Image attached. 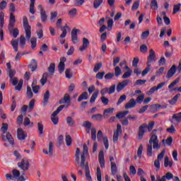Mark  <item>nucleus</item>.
<instances>
[{
  "mask_svg": "<svg viewBox=\"0 0 181 181\" xmlns=\"http://www.w3.org/2000/svg\"><path fill=\"white\" fill-rule=\"evenodd\" d=\"M23 26L25 33V37L29 40L32 36V27L29 25V21L26 16L23 17Z\"/></svg>",
  "mask_w": 181,
  "mask_h": 181,
  "instance_id": "nucleus-4",
  "label": "nucleus"
},
{
  "mask_svg": "<svg viewBox=\"0 0 181 181\" xmlns=\"http://www.w3.org/2000/svg\"><path fill=\"white\" fill-rule=\"evenodd\" d=\"M148 142L149 144L147 145V156H152V155H153V152L152 151V144L153 149H160L158 136L153 134Z\"/></svg>",
  "mask_w": 181,
  "mask_h": 181,
  "instance_id": "nucleus-2",
  "label": "nucleus"
},
{
  "mask_svg": "<svg viewBox=\"0 0 181 181\" xmlns=\"http://www.w3.org/2000/svg\"><path fill=\"white\" fill-rule=\"evenodd\" d=\"M180 97V93L176 94L170 100H168L169 104H170V105H175V104H176L177 102V100H179Z\"/></svg>",
  "mask_w": 181,
  "mask_h": 181,
  "instance_id": "nucleus-29",
  "label": "nucleus"
},
{
  "mask_svg": "<svg viewBox=\"0 0 181 181\" xmlns=\"http://www.w3.org/2000/svg\"><path fill=\"white\" fill-rule=\"evenodd\" d=\"M176 74V65H173L172 67L168 70L166 78H170Z\"/></svg>",
  "mask_w": 181,
  "mask_h": 181,
  "instance_id": "nucleus-20",
  "label": "nucleus"
},
{
  "mask_svg": "<svg viewBox=\"0 0 181 181\" xmlns=\"http://www.w3.org/2000/svg\"><path fill=\"white\" fill-rule=\"evenodd\" d=\"M28 67L30 69L31 71H36V69H37V62H36V59H32L31 64H30Z\"/></svg>",
  "mask_w": 181,
  "mask_h": 181,
  "instance_id": "nucleus-26",
  "label": "nucleus"
},
{
  "mask_svg": "<svg viewBox=\"0 0 181 181\" xmlns=\"http://www.w3.org/2000/svg\"><path fill=\"white\" fill-rule=\"evenodd\" d=\"M26 45V38H25V36L21 35L20 37V46L21 47H25Z\"/></svg>",
  "mask_w": 181,
  "mask_h": 181,
  "instance_id": "nucleus-45",
  "label": "nucleus"
},
{
  "mask_svg": "<svg viewBox=\"0 0 181 181\" xmlns=\"http://www.w3.org/2000/svg\"><path fill=\"white\" fill-rule=\"evenodd\" d=\"M150 5L151 9H153V11H156V9H158V8L157 0H151Z\"/></svg>",
  "mask_w": 181,
  "mask_h": 181,
  "instance_id": "nucleus-40",
  "label": "nucleus"
},
{
  "mask_svg": "<svg viewBox=\"0 0 181 181\" xmlns=\"http://www.w3.org/2000/svg\"><path fill=\"white\" fill-rule=\"evenodd\" d=\"M66 124L69 127H74V124H76V121H74V119H73V117L69 116V117H66Z\"/></svg>",
  "mask_w": 181,
  "mask_h": 181,
  "instance_id": "nucleus-38",
  "label": "nucleus"
},
{
  "mask_svg": "<svg viewBox=\"0 0 181 181\" xmlns=\"http://www.w3.org/2000/svg\"><path fill=\"white\" fill-rule=\"evenodd\" d=\"M121 134H122V126L120 124H117L116 132L114 134V141H118V138Z\"/></svg>",
  "mask_w": 181,
  "mask_h": 181,
  "instance_id": "nucleus-13",
  "label": "nucleus"
},
{
  "mask_svg": "<svg viewBox=\"0 0 181 181\" xmlns=\"http://www.w3.org/2000/svg\"><path fill=\"white\" fill-rule=\"evenodd\" d=\"M17 135H18V139H21V141H25V139L28 136V134H26V132L23 131V129H22V128L18 129Z\"/></svg>",
  "mask_w": 181,
  "mask_h": 181,
  "instance_id": "nucleus-11",
  "label": "nucleus"
},
{
  "mask_svg": "<svg viewBox=\"0 0 181 181\" xmlns=\"http://www.w3.org/2000/svg\"><path fill=\"white\" fill-rule=\"evenodd\" d=\"M173 173L168 172L165 175L162 176V177H158L157 181H166V179L167 180H170L173 179Z\"/></svg>",
  "mask_w": 181,
  "mask_h": 181,
  "instance_id": "nucleus-18",
  "label": "nucleus"
},
{
  "mask_svg": "<svg viewBox=\"0 0 181 181\" xmlns=\"http://www.w3.org/2000/svg\"><path fill=\"white\" fill-rule=\"evenodd\" d=\"M156 62V54L153 49H150L149 55L147 57V64H151V63Z\"/></svg>",
  "mask_w": 181,
  "mask_h": 181,
  "instance_id": "nucleus-8",
  "label": "nucleus"
},
{
  "mask_svg": "<svg viewBox=\"0 0 181 181\" xmlns=\"http://www.w3.org/2000/svg\"><path fill=\"white\" fill-rule=\"evenodd\" d=\"M100 168H105V159L104 158V151H100L98 156Z\"/></svg>",
  "mask_w": 181,
  "mask_h": 181,
  "instance_id": "nucleus-16",
  "label": "nucleus"
},
{
  "mask_svg": "<svg viewBox=\"0 0 181 181\" xmlns=\"http://www.w3.org/2000/svg\"><path fill=\"white\" fill-rule=\"evenodd\" d=\"M49 76L48 73L43 74L42 77L40 81L42 86H45L47 83V77H49Z\"/></svg>",
  "mask_w": 181,
  "mask_h": 181,
  "instance_id": "nucleus-31",
  "label": "nucleus"
},
{
  "mask_svg": "<svg viewBox=\"0 0 181 181\" xmlns=\"http://www.w3.org/2000/svg\"><path fill=\"white\" fill-rule=\"evenodd\" d=\"M153 127H155V122H150L148 124L144 123L139 127V133H138V138L139 139H142L144 138V135H145V132H146V130L148 131V132H151L152 129H153Z\"/></svg>",
  "mask_w": 181,
  "mask_h": 181,
  "instance_id": "nucleus-3",
  "label": "nucleus"
},
{
  "mask_svg": "<svg viewBox=\"0 0 181 181\" xmlns=\"http://www.w3.org/2000/svg\"><path fill=\"white\" fill-rule=\"evenodd\" d=\"M122 74V69L119 66H116L115 68V76L116 77H119Z\"/></svg>",
  "mask_w": 181,
  "mask_h": 181,
  "instance_id": "nucleus-41",
  "label": "nucleus"
},
{
  "mask_svg": "<svg viewBox=\"0 0 181 181\" xmlns=\"http://www.w3.org/2000/svg\"><path fill=\"white\" fill-rule=\"evenodd\" d=\"M101 4H103V0H95L93 2V7L95 9H98V8H100Z\"/></svg>",
  "mask_w": 181,
  "mask_h": 181,
  "instance_id": "nucleus-52",
  "label": "nucleus"
},
{
  "mask_svg": "<svg viewBox=\"0 0 181 181\" xmlns=\"http://www.w3.org/2000/svg\"><path fill=\"white\" fill-rule=\"evenodd\" d=\"M78 32H80V30L73 29L71 33V40H72L73 43H74V45H76V43H78V37L77 36Z\"/></svg>",
  "mask_w": 181,
  "mask_h": 181,
  "instance_id": "nucleus-10",
  "label": "nucleus"
},
{
  "mask_svg": "<svg viewBox=\"0 0 181 181\" xmlns=\"http://www.w3.org/2000/svg\"><path fill=\"white\" fill-rule=\"evenodd\" d=\"M91 122H88V121H85L83 123V127H85V128H86V133L87 134H90V129H91Z\"/></svg>",
  "mask_w": 181,
  "mask_h": 181,
  "instance_id": "nucleus-33",
  "label": "nucleus"
},
{
  "mask_svg": "<svg viewBox=\"0 0 181 181\" xmlns=\"http://www.w3.org/2000/svg\"><path fill=\"white\" fill-rule=\"evenodd\" d=\"M151 69H152L151 64H147L146 69L141 73L142 77H145V76H146V74H148V73L151 71Z\"/></svg>",
  "mask_w": 181,
  "mask_h": 181,
  "instance_id": "nucleus-37",
  "label": "nucleus"
},
{
  "mask_svg": "<svg viewBox=\"0 0 181 181\" xmlns=\"http://www.w3.org/2000/svg\"><path fill=\"white\" fill-rule=\"evenodd\" d=\"M107 93V94H112V93H114V85H112L110 88H105L100 90V94L102 97H104V95H105Z\"/></svg>",
  "mask_w": 181,
  "mask_h": 181,
  "instance_id": "nucleus-15",
  "label": "nucleus"
},
{
  "mask_svg": "<svg viewBox=\"0 0 181 181\" xmlns=\"http://www.w3.org/2000/svg\"><path fill=\"white\" fill-rule=\"evenodd\" d=\"M101 67H103V63L99 62V63L96 64L93 69V71L95 73H97V71H98L100 70V69H101Z\"/></svg>",
  "mask_w": 181,
  "mask_h": 181,
  "instance_id": "nucleus-58",
  "label": "nucleus"
},
{
  "mask_svg": "<svg viewBox=\"0 0 181 181\" xmlns=\"http://www.w3.org/2000/svg\"><path fill=\"white\" fill-rule=\"evenodd\" d=\"M27 96L28 98H32L33 97V92H32V88L30 86L27 87Z\"/></svg>",
  "mask_w": 181,
  "mask_h": 181,
  "instance_id": "nucleus-60",
  "label": "nucleus"
},
{
  "mask_svg": "<svg viewBox=\"0 0 181 181\" xmlns=\"http://www.w3.org/2000/svg\"><path fill=\"white\" fill-rule=\"evenodd\" d=\"M136 106V101L135 99L132 98L129 100V102L125 105L126 110H129L131 108H134Z\"/></svg>",
  "mask_w": 181,
  "mask_h": 181,
  "instance_id": "nucleus-21",
  "label": "nucleus"
},
{
  "mask_svg": "<svg viewBox=\"0 0 181 181\" xmlns=\"http://www.w3.org/2000/svg\"><path fill=\"white\" fill-rule=\"evenodd\" d=\"M6 139L11 145H13V138H12V135L11 134V133H6Z\"/></svg>",
  "mask_w": 181,
  "mask_h": 181,
  "instance_id": "nucleus-55",
  "label": "nucleus"
},
{
  "mask_svg": "<svg viewBox=\"0 0 181 181\" xmlns=\"http://www.w3.org/2000/svg\"><path fill=\"white\" fill-rule=\"evenodd\" d=\"M12 173H13V177H14V180H18L21 176V172L18 170H16V169L13 170Z\"/></svg>",
  "mask_w": 181,
  "mask_h": 181,
  "instance_id": "nucleus-43",
  "label": "nucleus"
},
{
  "mask_svg": "<svg viewBox=\"0 0 181 181\" xmlns=\"http://www.w3.org/2000/svg\"><path fill=\"white\" fill-rule=\"evenodd\" d=\"M66 107V105H60L57 107V109L51 115V120L54 125H57L59 124V117L57 116L60 111L63 110Z\"/></svg>",
  "mask_w": 181,
  "mask_h": 181,
  "instance_id": "nucleus-6",
  "label": "nucleus"
},
{
  "mask_svg": "<svg viewBox=\"0 0 181 181\" xmlns=\"http://www.w3.org/2000/svg\"><path fill=\"white\" fill-rule=\"evenodd\" d=\"M16 22V19L15 18V16H13V13H11L10 14V20L8 23V30H12L13 29V26H15V23Z\"/></svg>",
  "mask_w": 181,
  "mask_h": 181,
  "instance_id": "nucleus-17",
  "label": "nucleus"
},
{
  "mask_svg": "<svg viewBox=\"0 0 181 181\" xmlns=\"http://www.w3.org/2000/svg\"><path fill=\"white\" fill-rule=\"evenodd\" d=\"M107 30H111L112 29V25L114 24V21L112 18L107 17Z\"/></svg>",
  "mask_w": 181,
  "mask_h": 181,
  "instance_id": "nucleus-46",
  "label": "nucleus"
},
{
  "mask_svg": "<svg viewBox=\"0 0 181 181\" xmlns=\"http://www.w3.org/2000/svg\"><path fill=\"white\" fill-rule=\"evenodd\" d=\"M61 30L62 33L60 35L59 37L63 39L66 37V36H67V31L70 32V27H69L68 25L66 24L64 27H61Z\"/></svg>",
  "mask_w": 181,
  "mask_h": 181,
  "instance_id": "nucleus-19",
  "label": "nucleus"
},
{
  "mask_svg": "<svg viewBox=\"0 0 181 181\" xmlns=\"http://www.w3.org/2000/svg\"><path fill=\"white\" fill-rule=\"evenodd\" d=\"M12 100H13V102L11 106V111L13 112L15 111V108H16V100H15L14 96L12 97Z\"/></svg>",
  "mask_w": 181,
  "mask_h": 181,
  "instance_id": "nucleus-61",
  "label": "nucleus"
},
{
  "mask_svg": "<svg viewBox=\"0 0 181 181\" xmlns=\"http://www.w3.org/2000/svg\"><path fill=\"white\" fill-rule=\"evenodd\" d=\"M70 95H69V93H66L63 98V99H62L59 101V104H66L67 103H70Z\"/></svg>",
  "mask_w": 181,
  "mask_h": 181,
  "instance_id": "nucleus-28",
  "label": "nucleus"
},
{
  "mask_svg": "<svg viewBox=\"0 0 181 181\" xmlns=\"http://www.w3.org/2000/svg\"><path fill=\"white\" fill-rule=\"evenodd\" d=\"M162 105H158V104H156V105H153L151 106V110L152 111H153L154 112H157V111L159 110V108H161Z\"/></svg>",
  "mask_w": 181,
  "mask_h": 181,
  "instance_id": "nucleus-56",
  "label": "nucleus"
},
{
  "mask_svg": "<svg viewBox=\"0 0 181 181\" xmlns=\"http://www.w3.org/2000/svg\"><path fill=\"white\" fill-rule=\"evenodd\" d=\"M91 139L93 141H95V139H97V130L95 128L91 129Z\"/></svg>",
  "mask_w": 181,
  "mask_h": 181,
  "instance_id": "nucleus-47",
  "label": "nucleus"
},
{
  "mask_svg": "<svg viewBox=\"0 0 181 181\" xmlns=\"http://www.w3.org/2000/svg\"><path fill=\"white\" fill-rule=\"evenodd\" d=\"M88 46H90V41L88 40V39L83 37V45L79 47V50L81 52H83V50H86V49H87V47H88Z\"/></svg>",
  "mask_w": 181,
  "mask_h": 181,
  "instance_id": "nucleus-23",
  "label": "nucleus"
},
{
  "mask_svg": "<svg viewBox=\"0 0 181 181\" xmlns=\"http://www.w3.org/2000/svg\"><path fill=\"white\" fill-rule=\"evenodd\" d=\"M37 127L40 135L43 134V124H42L41 122H38Z\"/></svg>",
  "mask_w": 181,
  "mask_h": 181,
  "instance_id": "nucleus-63",
  "label": "nucleus"
},
{
  "mask_svg": "<svg viewBox=\"0 0 181 181\" xmlns=\"http://www.w3.org/2000/svg\"><path fill=\"white\" fill-rule=\"evenodd\" d=\"M104 115L101 114H96L92 115V119H95V121H101Z\"/></svg>",
  "mask_w": 181,
  "mask_h": 181,
  "instance_id": "nucleus-44",
  "label": "nucleus"
},
{
  "mask_svg": "<svg viewBox=\"0 0 181 181\" xmlns=\"http://www.w3.org/2000/svg\"><path fill=\"white\" fill-rule=\"evenodd\" d=\"M54 148V145L53 144V141L49 142L48 151L46 148L42 150V152L45 155H49V156H53V149Z\"/></svg>",
  "mask_w": 181,
  "mask_h": 181,
  "instance_id": "nucleus-9",
  "label": "nucleus"
},
{
  "mask_svg": "<svg viewBox=\"0 0 181 181\" xmlns=\"http://www.w3.org/2000/svg\"><path fill=\"white\" fill-rule=\"evenodd\" d=\"M87 156H88V147L87 146V144H84L83 146V152L81 156L80 166L81 169H84L86 180L93 181L91 174H90V166L88 165V162L86 163V158H87Z\"/></svg>",
  "mask_w": 181,
  "mask_h": 181,
  "instance_id": "nucleus-1",
  "label": "nucleus"
},
{
  "mask_svg": "<svg viewBox=\"0 0 181 181\" xmlns=\"http://www.w3.org/2000/svg\"><path fill=\"white\" fill-rule=\"evenodd\" d=\"M100 100L102 101V103L103 104V105H108V103H110V100L105 98V96H102L100 98Z\"/></svg>",
  "mask_w": 181,
  "mask_h": 181,
  "instance_id": "nucleus-59",
  "label": "nucleus"
},
{
  "mask_svg": "<svg viewBox=\"0 0 181 181\" xmlns=\"http://www.w3.org/2000/svg\"><path fill=\"white\" fill-rule=\"evenodd\" d=\"M80 148H76V151L75 153V165L77 168L80 167Z\"/></svg>",
  "mask_w": 181,
  "mask_h": 181,
  "instance_id": "nucleus-22",
  "label": "nucleus"
},
{
  "mask_svg": "<svg viewBox=\"0 0 181 181\" xmlns=\"http://www.w3.org/2000/svg\"><path fill=\"white\" fill-rule=\"evenodd\" d=\"M164 166L165 168H168V166H169V168H172V166H173V160L169 161V157L165 156L164 158Z\"/></svg>",
  "mask_w": 181,
  "mask_h": 181,
  "instance_id": "nucleus-27",
  "label": "nucleus"
},
{
  "mask_svg": "<svg viewBox=\"0 0 181 181\" xmlns=\"http://www.w3.org/2000/svg\"><path fill=\"white\" fill-rule=\"evenodd\" d=\"M66 145L67 146H70V145H71V142H72V140H71V136L70 135H66Z\"/></svg>",
  "mask_w": 181,
  "mask_h": 181,
  "instance_id": "nucleus-62",
  "label": "nucleus"
},
{
  "mask_svg": "<svg viewBox=\"0 0 181 181\" xmlns=\"http://www.w3.org/2000/svg\"><path fill=\"white\" fill-rule=\"evenodd\" d=\"M64 67H65L64 64L59 63L58 65V71H59V73H63V71H64Z\"/></svg>",
  "mask_w": 181,
  "mask_h": 181,
  "instance_id": "nucleus-64",
  "label": "nucleus"
},
{
  "mask_svg": "<svg viewBox=\"0 0 181 181\" xmlns=\"http://www.w3.org/2000/svg\"><path fill=\"white\" fill-rule=\"evenodd\" d=\"M11 45L13 47V49H14L15 52H18V50L19 49V45L18 43V40H12L11 41Z\"/></svg>",
  "mask_w": 181,
  "mask_h": 181,
  "instance_id": "nucleus-34",
  "label": "nucleus"
},
{
  "mask_svg": "<svg viewBox=\"0 0 181 181\" xmlns=\"http://www.w3.org/2000/svg\"><path fill=\"white\" fill-rule=\"evenodd\" d=\"M65 76L66 78H71L73 74L71 73V69H66L65 71Z\"/></svg>",
  "mask_w": 181,
  "mask_h": 181,
  "instance_id": "nucleus-57",
  "label": "nucleus"
},
{
  "mask_svg": "<svg viewBox=\"0 0 181 181\" xmlns=\"http://www.w3.org/2000/svg\"><path fill=\"white\" fill-rule=\"evenodd\" d=\"M179 81H180V78H177L174 81H173L169 86H168V88L170 90H172V88L176 86V84H177V83H179Z\"/></svg>",
  "mask_w": 181,
  "mask_h": 181,
  "instance_id": "nucleus-51",
  "label": "nucleus"
},
{
  "mask_svg": "<svg viewBox=\"0 0 181 181\" xmlns=\"http://www.w3.org/2000/svg\"><path fill=\"white\" fill-rule=\"evenodd\" d=\"M55 69H56V64L54 63L50 64L49 66L47 69V71L51 74V76H53V74H54Z\"/></svg>",
  "mask_w": 181,
  "mask_h": 181,
  "instance_id": "nucleus-36",
  "label": "nucleus"
},
{
  "mask_svg": "<svg viewBox=\"0 0 181 181\" xmlns=\"http://www.w3.org/2000/svg\"><path fill=\"white\" fill-rule=\"evenodd\" d=\"M100 91L98 90H96L92 95L90 99V103H95V100H97V98L98 97V93Z\"/></svg>",
  "mask_w": 181,
  "mask_h": 181,
  "instance_id": "nucleus-35",
  "label": "nucleus"
},
{
  "mask_svg": "<svg viewBox=\"0 0 181 181\" xmlns=\"http://www.w3.org/2000/svg\"><path fill=\"white\" fill-rule=\"evenodd\" d=\"M18 167L21 169L23 172H28L29 170V167L30 163H29V160L26 158H23L21 161L18 163Z\"/></svg>",
  "mask_w": 181,
  "mask_h": 181,
  "instance_id": "nucleus-5",
  "label": "nucleus"
},
{
  "mask_svg": "<svg viewBox=\"0 0 181 181\" xmlns=\"http://www.w3.org/2000/svg\"><path fill=\"white\" fill-rule=\"evenodd\" d=\"M129 79H126L119 83L117 86V90L119 92L121 90H124V88H125V87L129 84Z\"/></svg>",
  "mask_w": 181,
  "mask_h": 181,
  "instance_id": "nucleus-12",
  "label": "nucleus"
},
{
  "mask_svg": "<svg viewBox=\"0 0 181 181\" xmlns=\"http://www.w3.org/2000/svg\"><path fill=\"white\" fill-rule=\"evenodd\" d=\"M145 100V95L141 94L139 96H138L136 99V103H139V104H142V102Z\"/></svg>",
  "mask_w": 181,
  "mask_h": 181,
  "instance_id": "nucleus-54",
  "label": "nucleus"
},
{
  "mask_svg": "<svg viewBox=\"0 0 181 181\" xmlns=\"http://www.w3.org/2000/svg\"><path fill=\"white\" fill-rule=\"evenodd\" d=\"M49 98H50V92L47 90L44 94L43 98V105H47V103H49Z\"/></svg>",
  "mask_w": 181,
  "mask_h": 181,
  "instance_id": "nucleus-25",
  "label": "nucleus"
},
{
  "mask_svg": "<svg viewBox=\"0 0 181 181\" xmlns=\"http://www.w3.org/2000/svg\"><path fill=\"white\" fill-rule=\"evenodd\" d=\"M23 86V79H21L18 85L15 87V90H16L17 91H21V90H22Z\"/></svg>",
  "mask_w": 181,
  "mask_h": 181,
  "instance_id": "nucleus-48",
  "label": "nucleus"
},
{
  "mask_svg": "<svg viewBox=\"0 0 181 181\" xmlns=\"http://www.w3.org/2000/svg\"><path fill=\"white\" fill-rule=\"evenodd\" d=\"M40 17H41V21L44 23H46L47 21V15L46 14V11H42L40 12Z\"/></svg>",
  "mask_w": 181,
  "mask_h": 181,
  "instance_id": "nucleus-42",
  "label": "nucleus"
},
{
  "mask_svg": "<svg viewBox=\"0 0 181 181\" xmlns=\"http://www.w3.org/2000/svg\"><path fill=\"white\" fill-rule=\"evenodd\" d=\"M5 23V14L4 12L0 13V40L4 41V24Z\"/></svg>",
  "mask_w": 181,
  "mask_h": 181,
  "instance_id": "nucleus-7",
  "label": "nucleus"
},
{
  "mask_svg": "<svg viewBox=\"0 0 181 181\" xmlns=\"http://www.w3.org/2000/svg\"><path fill=\"white\" fill-rule=\"evenodd\" d=\"M129 114V111L126 110V111H122L119 112L116 115V118H118L120 121L124 118V117H127Z\"/></svg>",
  "mask_w": 181,
  "mask_h": 181,
  "instance_id": "nucleus-24",
  "label": "nucleus"
},
{
  "mask_svg": "<svg viewBox=\"0 0 181 181\" xmlns=\"http://www.w3.org/2000/svg\"><path fill=\"white\" fill-rule=\"evenodd\" d=\"M113 114H114L113 107H109V108L105 109L103 111L104 118H110V117H112Z\"/></svg>",
  "mask_w": 181,
  "mask_h": 181,
  "instance_id": "nucleus-14",
  "label": "nucleus"
},
{
  "mask_svg": "<svg viewBox=\"0 0 181 181\" xmlns=\"http://www.w3.org/2000/svg\"><path fill=\"white\" fill-rule=\"evenodd\" d=\"M172 119H174L175 122L180 124V122H181V112L179 113L174 114L172 117Z\"/></svg>",
  "mask_w": 181,
  "mask_h": 181,
  "instance_id": "nucleus-32",
  "label": "nucleus"
},
{
  "mask_svg": "<svg viewBox=\"0 0 181 181\" xmlns=\"http://www.w3.org/2000/svg\"><path fill=\"white\" fill-rule=\"evenodd\" d=\"M88 98V93L87 92H83L81 95H79L78 98V103L83 101V100H87Z\"/></svg>",
  "mask_w": 181,
  "mask_h": 181,
  "instance_id": "nucleus-39",
  "label": "nucleus"
},
{
  "mask_svg": "<svg viewBox=\"0 0 181 181\" xmlns=\"http://www.w3.org/2000/svg\"><path fill=\"white\" fill-rule=\"evenodd\" d=\"M24 127H28V125H30V127H33V122H30V119L29 117H25L24 119Z\"/></svg>",
  "mask_w": 181,
  "mask_h": 181,
  "instance_id": "nucleus-49",
  "label": "nucleus"
},
{
  "mask_svg": "<svg viewBox=\"0 0 181 181\" xmlns=\"http://www.w3.org/2000/svg\"><path fill=\"white\" fill-rule=\"evenodd\" d=\"M30 43H31V49H35V47H36L37 45L36 37H33L30 40Z\"/></svg>",
  "mask_w": 181,
  "mask_h": 181,
  "instance_id": "nucleus-53",
  "label": "nucleus"
},
{
  "mask_svg": "<svg viewBox=\"0 0 181 181\" xmlns=\"http://www.w3.org/2000/svg\"><path fill=\"white\" fill-rule=\"evenodd\" d=\"M23 123V115H20L17 117V124L18 127H21Z\"/></svg>",
  "mask_w": 181,
  "mask_h": 181,
  "instance_id": "nucleus-50",
  "label": "nucleus"
},
{
  "mask_svg": "<svg viewBox=\"0 0 181 181\" xmlns=\"http://www.w3.org/2000/svg\"><path fill=\"white\" fill-rule=\"evenodd\" d=\"M35 2H36V0H30V13L33 15H35V13H36V10L35 9Z\"/></svg>",
  "mask_w": 181,
  "mask_h": 181,
  "instance_id": "nucleus-30",
  "label": "nucleus"
}]
</instances>
